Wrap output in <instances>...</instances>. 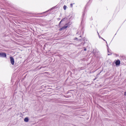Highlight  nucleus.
Here are the masks:
<instances>
[{"label": "nucleus", "instance_id": "15", "mask_svg": "<svg viewBox=\"0 0 126 126\" xmlns=\"http://www.w3.org/2000/svg\"><path fill=\"white\" fill-rule=\"evenodd\" d=\"M108 55H110V54H108Z\"/></svg>", "mask_w": 126, "mask_h": 126}, {"label": "nucleus", "instance_id": "12", "mask_svg": "<svg viewBox=\"0 0 126 126\" xmlns=\"http://www.w3.org/2000/svg\"><path fill=\"white\" fill-rule=\"evenodd\" d=\"M97 32V33H98V34L99 35V37H100V36H99V33H98V32ZM99 38H100V37H99Z\"/></svg>", "mask_w": 126, "mask_h": 126}, {"label": "nucleus", "instance_id": "10", "mask_svg": "<svg viewBox=\"0 0 126 126\" xmlns=\"http://www.w3.org/2000/svg\"><path fill=\"white\" fill-rule=\"evenodd\" d=\"M84 50L86 51V48H85L84 49Z\"/></svg>", "mask_w": 126, "mask_h": 126}, {"label": "nucleus", "instance_id": "14", "mask_svg": "<svg viewBox=\"0 0 126 126\" xmlns=\"http://www.w3.org/2000/svg\"><path fill=\"white\" fill-rule=\"evenodd\" d=\"M101 38H102V39H103H103H103L102 38V37H101Z\"/></svg>", "mask_w": 126, "mask_h": 126}, {"label": "nucleus", "instance_id": "9", "mask_svg": "<svg viewBox=\"0 0 126 126\" xmlns=\"http://www.w3.org/2000/svg\"><path fill=\"white\" fill-rule=\"evenodd\" d=\"M124 95H126V92H125L124 93Z\"/></svg>", "mask_w": 126, "mask_h": 126}, {"label": "nucleus", "instance_id": "11", "mask_svg": "<svg viewBox=\"0 0 126 126\" xmlns=\"http://www.w3.org/2000/svg\"><path fill=\"white\" fill-rule=\"evenodd\" d=\"M103 40L104 41H106V43H107V41H106L105 40H104V39H103Z\"/></svg>", "mask_w": 126, "mask_h": 126}, {"label": "nucleus", "instance_id": "8", "mask_svg": "<svg viewBox=\"0 0 126 126\" xmlns=\"http://www.w3.org/2000/svg\"><path fill=\"white\" fill-rule=\"evenodd\" d=\"M70 6L71 7H72L73 4H72L71 3L70 4Z\"/></svg>", "mask_w": 126, "mask_h": 126}, {"label": "nucleus", "instance_id": "7", "mask_svg": "<svg viewBox=\"0 0 126 126\" xmlns=\"http://www.w3.org/2000/svg\"><path fill=\"white\" fill-rule=\"evenodd\" d=\"M64 18H63V19H62L61 20V21H60V23H59V24H61V22H62V21H64Z\"/></svg>", "mask_w": 126, "mask_h": 126}, {"label": "nucleus", "instance_id": "4", "mask_svg": "<svg viewBox=\"0 0 126 126\" xmlns=\"http://www.w3.org/2000/svg\"><path fill=\"white\" fill-rule=\"evenodd\" d=\"M120 63V61L119 60H118L115 62V64L116 65H119Z\"/></svg>", "mask_w": 126, "mask_h": 126}, {"label": "nucleus", "instance_id": "3", "mask_svg": "<svg viewBox=\"0 0 126 126\" xmlns=\"http://www.w3.org/2000/svg\"><path fill=\"white\" fill-rule=\"evenodd\" d=\"M67 24H66L65 26L63 27L62 28H61L60 30V31H62L63 30L65 29L68 27V26L66 25Z\"/></svg>", "mask_w": 126, "mask_h": 126}, {"label": "nucleus", "instance_id": "5", "mask_svg": "<svg viewBox=\"0 0 126 126\" xmlns=\"http://www.w3.org/2000/svg\"><path fill=\"white\" fill-rule=\"evenodd\" d=\"M24 121L26 122H28L29 121V119L28 117L25 118L24 119Z\"/></svg>", "mask_w": 126, "mask_h": 126}, {"label": "nucleus", "instance_id": "6", "mask_svg": "<svg viewBox=\"0 0 126 126\" xmlns=\"http://www.w3.org/2000/svg\"><path fill=\"white\" fill-rule=\"evenodd\" d=\"M66 5H64L63 7V9L64 10H65L66 9Z\"/></svg>", "mask_w": 126, "mask_h": 126}, {"label": "nucleus", "instance_id": "1", "mask_svg": "<svg viewBox=\"0 0 126 126\" xmlns=\"http://www.w3.org/2000/svg\"><path fill=\"white\" fill-rule=\"evenodd\" d=\"M6 56V54L4 52H0V57H5Z\"/></svg>", "mask_w": 126, "mask_h": 126}, {"label": "nucleus", "instance_id": "2", "mask_svg": "<svg viewBox=\"0 0 126 126\" xmlns=\"http://www.w3.org/2000/svg\"><path fill=\"white\" fill-rule=\"evenodd\" d=\"M10 58L11 64L12 65H14V58L12 57H10Z\"/></svg>", "mask_w": 126, "mask_h": 126}, {"label": "nucleus", "instance_id": "13", "mask_svg": "<svg viewBox=\"0 0 126 126\" xmlns=\"http://www.w3.org/2000/svg\"><path fill=\"white\" fill-rule=\"evenodd\" d=\"M101 38H102V39H103H103H103L102 38V37H101Z\"/></svg>", "mask_w": 126, "mask_h": 126}]
</instances>
